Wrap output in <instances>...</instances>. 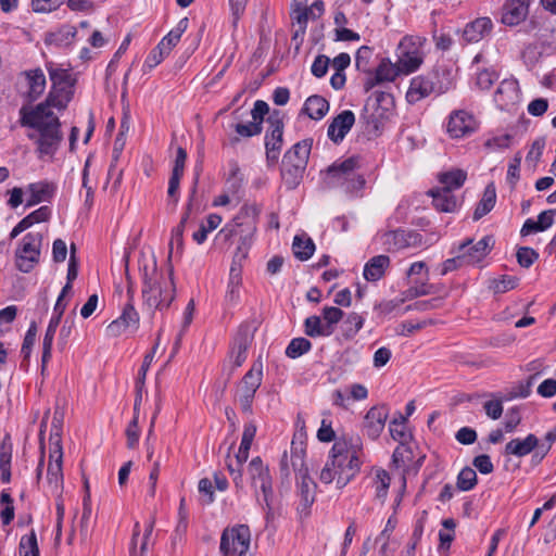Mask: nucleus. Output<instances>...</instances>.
Returning <instances> with one entry per match:
<instances>
[{"label":"nucleus","mask_w":556,"mask_h":556,"mask_svg":"<svg viewBox=\"0 0 556 556\" xmlns=\"http://www.w3.org/2000/svg\"><path fill=\"white\" fill-rule=\"evenodd\" d=\"M283 128L273 127L268 128L265 135V149L266 159L268 163H276L278 161L280 150L282 147Z\"/></svg>","instance_id":"cd10ccee"},{"label":"nucleus","mask_w":556,"mask_h":556,"mask_svg":"<svg viewBox=\"0 0 556 556\" xmlns=\"http://www.w3.org/2000/svg\"><path fill=\"white\" fill-rule=\"evenodd\" d=\"M539 446L536 435L530 433L525 439H513L505 446L506 455L523 457Z\"/></svg>","instance_id":"bb28decb"},{"label":"nucleus","mask_w":556,"mask_h":556,"mask_svg":"<svg viewBox=\"0 0 556 556\" xmlns=\"http://www.w3.org/2000/svg\"><path fill=\"white\" fill-rule=\"evenodd\" d=\"M20 556H39L37 536L34 530L20 542Z\"/></svg>","instance_id":"37998d69"},{"label":"nucleus","mask_w":556,"mask_h":556,"mask_svg":"<svg viewBox=\"0 0 556 556\" xmlns=\"http://www.w3.org/2000/svg\"><path fill=\"white\" fill-rule=\"evenodd\" d=\"M306 168L282 161L281 177L288 189H295L304 175Z\"/></svg>","instance_id":"2f4dec72"},{"label":"nucleus","mask_w":556,"mask_h":556,"mask_svg":"<svg viewBox=\"0 0 556 556\" xmlns=\"http://www.w3.org/2000/svg\"><path fill=\"white\" fill-rule=\"evenodd\" d=\"M248 475L251 485L254 488L255 492L257 493V489L261 490L263 502L268 508H270V500L273 497V480L268 467L263 463L260 456L252 458L249 463Z\"/></svg>","instance_id":"9d476101"},{"label":"nucleus","mask_w":556,"mask_h":556,"mask_svg":"<svg viewBox=\"0 0 556 556\" xmlns=\"http://www.w3.org/2000/svg\"><path fill=\"white\" fill-rule=\"evenodd\" d=\"M343 311L336 306H326L323 308L321 318L326 326H329L331 332H334L336 325L343 318Z\"/></svg>","instance_id":"de8ad7c7"},{"label":"nucleus","mask_w":556,"mask_h":556,"mask_svg":"<svg viewBox=\"0 0 556 556\" xmlns=\"http://www.w3.org/2000/svg\"><path fill=\"white\" fill-rule=\"evenodd\" d=\"M365 318L357 313H350L343 321L342 334L345 339H353L363 328Z\"/></svg>","instance_id":"e433bc0d"},{"label":"nucleus","mask_w":556,"mask_h":556,"mask_svg":"<svg viewBox=\"0 0 556 556\" xmlns=\"http://www.w3.org/2000/svg\"><path fill=\"white\" fill-rule=\"evenodd\" d=\"M173 268H169V277L159 279L147 286H142V300L143 305L152 311L167 309L176 296V288L173 279Z\"/></svg>","instance_id":"423d86ee"},{"label":"nucleus","mask_w":556,"mask_h":556,"mask_svg":"<svg viewBox=\"0 0 556 556\" xmlns=\"http://www.w3.org/2000/svg\"><path fill=\"white\" fill-rule=\"evenodd\" d=\"M138 418L139 417L137 415H134L132 420L126 429L127 446L129 448H134L139 441L140 431L138 427Z\"/></svg>","instance_id":"6e6d98bb"},{"label":"nucleus","mask_w":556,"mask_h":556,"mask_svg":"<svg viewBox=\"0 0 556 556\" xmlns=\"http://www.w3.org/2000/svg\"><path fill=\"white\" fill-rule=\"evenodd\" d=\"M466 179L467 173L464 169L452 168L438 174V181L441 185V187L438 188L453 192L454 190L462 188Z\"/></svg>","instance_id":"c85d7f7f"},{"label":"nucleus","mask_w":556,"mask_h":556,"mask_svg":"<svg viewBox=\"0 0 556 556\" xmlns=\"http://www.w3.org/2000/svg\"><path fill=\"white\" fill-rule=\"evenodd\" d=\"M428 194L432 198L433 206L438 211L445 212V213H453L457 210L458 200L453 194V192H451L448 190L433 188L428 191Z\"/></svg>","instance_id":"a878e982"},{"label":"nucleus","mask_w":556,"mask_h":556,"mask_svg":"<svg viewBox=\"0 0 556 556\" xmlns=\"http://www.w3.org/2000/svg\"><path fill=\"white\" fill-rule=\"evenodd\" d=\"M453 85L451 73L447 70L435 68L410 80L406 92V100L409 103H417L431 94L439 96L445 93Z\"/></svg>","instance_id":"20e7f679"},{"label":"nucleus","mask_w":556,"mask_h":556,"mask_svg":"<svg viewBox=\"0 0 556 556\" xmlns=\"http://www.w3.org/2000/svg\"><path fill=\"white\" fill-rule=\"evenodd\" d=\"M361 452L362 442L359 438H341L332 445L329 457L331 458V466L338 468L336 471L339 473L338 488L345 486L359 470Z\"/></svg>","instance_id":"7ed1b4c3"},{"label":"nucleus","mask_w":556,"mask_h":556,"mask_svg":"<svg viewBox=\"0 0 556 556\" xmlns=\"http://www.w3.org/2000/svg\"><path fill=\"white\" fill-rule=\"evenodd\" d=\"M476 128V122L468 112L459 110L450 115L447 123V132L453 138H462L471 134Z\"/></svg>","instance_id":"a211bd4d"},{"label":"nucleus","mask_w":556,"mask_h":556,"mask_svg":"<svg viewBox=\"0 0 556 556\" xmlns=\"http://www.w3.org/2000/svg\"><path fill=\"white\" fill-rule=\"evenodd\" d=\"M291 464L296 471L298 477L301 476L305 469H307L304 465V450L300 448L299 451L296 448L291 450Z\"/></svg>","instance_id":"0e129e2a"},{"label":"nucleus","mask_w":556,"mask_h":556,"mask_svg":"<svg viewBox=\"0 0 556 556\" xmlns=\"http://www.w3.org/2000/svg\"><path fill=\"white\" fill-rule=\"evenodd\" d=\"M263 130L260 122H250L248 124L238 123L235 125V131L240 137L250 138L260 135Z\"/></svg>","instance_id":"3c124183"},{"label":"nucleus","mask_w":556,"mask_h":556,"mask_svg":"<svg viewBox=\"0 0 556 556\" xmlns=\"http://www.w3.org/2000/svg\"><path fill=\"white\" fill-rule=\"evenodd\" d=\"M43 236L40 232H28L22 239L15 252L16 267L22 273H29L39 263Z\"/></svg>","instance_id":"1a4fd4ad"},{"label":"nucleus","mask_w":556,"mask_h":556,"mask_svg":"<svg viewBox=\"0 0 556 556\" xmlns=\"http://www.w3.org/2000/svg\"><path fill=\"white\" fill-rule=\"evenodd\" d=\"M397 76V68L390 62L382 61L376 71V80L378 83L392 81Z\"/></svg>","instance_id":"09e8293b"},{"label":"nucleus","mask_w":556,"mask_h":556,"mask_svg":"<svg viewBox=\"0 0 556 556\" xmlns=\"http://www.w3.org/2000/svg\"><path fill=\"white\" fill-rule=\"evenodd\" d=\"M389 409L384 405L371 407L364 417V432L372 440L377 439L384 429Z\"/></svg>","instance_id":"2eb2a0df"},{"label":"nucleus","mask_w":556,"mask_h":556,"mask_svg":"<svg viewBox=\"0 0 556 556\" xmlns=\"http://www.w3.org/2000/svg\"><path fill=\"white\" fill-rule=\"evenodd\" d=\"M292 251L298 260L307 261L314 254L315 243L306 235H298L293 239Z\"/></svg>","instance_id":"72a5a7b5"},{"label":"nucleus","mask_w":556,"mask_h":556,"mask_svg":"<svg viewBox=\"0 0 556 556\" xmlns=\"http://www.w3.org/2000/svg\"><path fill=\"white\" fill-rule=\"evenodd\" d=\"M455 439L464 445H469L476 442L477 440V432L472 428L469 427H463L460 428L456 434Z\"/></svg>","instance_id":"69168bd1"},{"label":"nucleus","mask_w":556,"mask_h":556,"mask_svg":"<svg viewBox=\"0 0 556 556\" xmlns=\"http://www.w3.org/2000/svg\"><path fill=\"white\" fill-rule=\"evenodd\" d=\"M516 256L518 264L525 268H529L539 258L538 252L528 247L519 248Z\"/></svg>","instance_id":"8fccbe9b"},{"label":"nucleus","mask_w":556,"mask_h":556,"mask_svg":"<svg viewBox=\"0 0 556 556\" xmlns=\"http://www.w3.org/2000/svg\"><path fill=\"white\" fill-rule=\"evenodd\" d=\"M47 71L52 83L47 99L34 108L23 105L20 109V123L30 129L27 137L36 144V152L40 159L53 157L63 141L61 122L52 109L66 108L73 87L68 70L50 62L47 64Z\"/></svg>","instance_id":"f257e3e1"},{"label":"nucleus","mask_w":556,"mask_h":556,"mask_svg":"<svg viewBox=\"0 0 556 556\" xmlns=\"http://www.w3.org/2000/svg\"><path fill=\"white\" fill-rule=\"evenodd\" d=\"M55 190V185L47 180L29 184L26 188V192L29 194L26 200V206L30 207L41 202H49L53 198Z\"/></svg>","instance_id":"6ab92c4d"},{"label":"nucleus","mask_w":556,"mask_h":556,"mask_svg":"<svg viewBox=\"0 0 556 556\" xmlns=\"http://www.w3.org/2000/svg\"><path fill=\"white\" fill-rule=\"evenodd\" d=\"M304 332L311 338L329 337L332 334L329 326H326L320 316H309L304 321Z\"/></svg>","instance_id":"c9c22d12"},{"label":"nucleus","mask_w":556,"mask_h":556,"mask_svg":"<svg viewBox=\"0 0 556 556\" xmlns=\"http://www.w3.org/2000/svg\"><path fill=\"white\" fill-rule=\"evenodd\" d=\"M77 30L72 25H63L58 30L47 35L46 42L58 47H66L72 45Z\"/></svg>","instance_id":"473e14b6"},{"label":"nucleus","mask_w":556,"mask_h":556,"mask_svg":"<svg viewBox=\"0 0 556 556\" xmlns=\"http://www.w3.org/2000/svg\"><path fill=\"white\" fill-rule=\"evenodd\" d=\"M391 356H392V352L389 348H386V346L379 348L374 353V358H372L374 367L381 368V367L386 366L389 363V361L391 359Z\"/></svg>","instance_id":"e2e57ef3"},{"label":"nucleus","mask_w":556,"mask_h":556,"mask_svg":"<svg viewBox=\"0 0 556 556\" xmlns=\"http://www.w3.org/2000/svg\"><path fill=\"white\" fill-rule=\"evenodd\" d=\"M442 526L445 530H441L439 532V548L443 551H448L455 538L454 530L456 527V522L453 518H446L442 521Z\"/></svg>","instance_id":"ea45409f"},{"label":"nucleus","mask_w":556,"mask_h":556,"mask_svg":"<svg viewBox=\"0 0 556 556\" xmlns=\"http://www.w3.org/2000/svg\"><path fill=\"white\" fill-rule=\"evenodd\" d=\"M126 278L128 303L124 306L118 318L113 320L106 328L109 336L119 337L126 332H136L139 328L140 316L134 306V282L128 274V257L126 258Z\"/></svg>","instance_id":"0eeeda50"},{"label":"nucleus","mask_w":556,"mask_h":556,"mask_svg":"<svg viewBox=\"0 0 556 556\" xmlns=\"http://www.w3.org/2000/svg\"><path fill=\"white\" fill-rule=\"evenodd\" d=\"M531 0H505L502 7L501 22L506 26H517L523 22L529 14Z\"/></svg>","instance_id":"4468645a"},{"label":"nucleus","mask_w":556,"mask_h":556,"mask_svg":"<svg viewBox=\"0 0 556 556\" xmlns=\"http://www.w3.org/2000/svg\"><path fill=\"white\" fill-rule=\"evenodd\" d=\"M299 496H300V504L298 506V511L301 515V517H307L309 515V508L315 502V494H316V483L314 480L308 476V470L305 469V471L299 476Z\"/></svg>","instance_id":"dca6fc26"},{"label":"nucleus","mask_w":556,"mask_h":556,"mask_svg":"<svg viewBox=\"0 0 556 556\" xmlns=\"http://www.w3.org/2000/svg\"><path fill=\"white\" fill-rule=\"evenodd\" d=\"M548 109V101L544 98L532 100L528 104V113L532 116H542Z\"/></svg>","instance_id":"338daca9"},{"label":"nucleus","mask_w":556,"mask_h":556,"mask_svg":"<svg viewBox=\"0 0 556 556\" xmlns=\"http://www.w3.org/2000/svg\"><path fill=\"white\" fill-rule=\"evenodd\" d=\"M312 349V343L309 340L299 337L294 338L290 341L286 349V355L289 358H298L303 354L307 353Z\"/></svg>","instance_id":"a19ab883"},{"label":"nucleus","mask_w":556,"mask_h":556,"mask_svg":"<svg viewBox=\"0 0 556 556\" xmlns=\"http://www.w3.org/2000/svg\"><path fill=\"white\" fill-rule=\"evenodd\" d=\"M472 465L481 472L482 475H489L493 472L494 466L491 462V458L486 454L478 455L473 458Z\"/></svg>","instance_id":"4d7b16f0"},{"label":"nucleus","mask_w":556,"mask_h":556,"mask_svg":"<svg viewBox=\"0 0 556 556\" xmlns=\"http://www.w3.org/2000/svg\"><path fill=\"white\" fill-rule=\"evenodd\" d=\"M496 202V192L493 184L486 186L482 199L477 204V207L473 212V219L479 220L484 215L490 213L494 207Z\"/></svg>","instance_id":"f704fd0d"},{"label":"nucleus","mask_w":556,"mask_h":556,"mask_svg":"<svg viewBox=\"0 0 556 556\" xmlns=\"http://www.w3.org/2000/svg\"><path fill=\"white\" fill-rule=\"evenodd\" d=\"M138 266L142 286H147L164 277V275L157 270L156 258L153 253L141 251L139 253Z\"/></svg>","instance_id":"aec40b11"},{"label":"nucleus","mask_w":556,"mask_h":556,"mask_svg":"<svg viewBox=\"0 0 556 556\" xmlns=\"http://www.w3.org/2000/svg\"><path fill=\"white\" fill-rule=\"evenodd\" d=\"M263 380L262 365H253L243 376L238 387V400L243 413L252 414V404L257 389Z\"/></svg>","instance_id":"9b49d317"},{"label":"nucleus","mask_w":556,"mask_h":556,"mask_svg":"<svg viewBox=\"0 0 556 556\" xmlns=\"http://www.w3.org/2000/svg\"><path fill=\"white\" fill-rule=\"evenodd\" d=\"M329 111V102L321 96L314 94L306 99L302 112L309 118L319 121Z\"/></svg>","instance_id":"c756f323"},{"label":"nucleus","mask_w":556,"mask_h":556,"mask_svg":"<svg viewBox=\"0 0 556 556\" xmlns=\"http://www.w3.org/2000/svg\"><path fill=\"white\" fill-rule=\"evenodd\" d=\"M252 336L248 328H240L235 337L233 345L230 352V359H232V370L239 368L247 359V351L251 344Z\"/></svg>","instance_id":"412c9836"},{"label":"nucleus","mask_w":556,"mask_h":556,"mask_svg":"<svg viewBox=\"0 0 556 556\" xmlns=\"http://www.w3.org/2000/svg\"><path fill=\"white\" fill-rule=\"evenodd\" d=\"M312 146L311 138L296 142L285 153L282 161L306 168Z\"/></svg>","instance_id":"4be33fe9"},{"label":"nucleus","mask_w":556,"mask_h":556,"mask_svg":"<svg viewBox=\"0 0 556 556\" xmlns=\"http://www.w3.org/2000/svg\"><path fill=\"white\" fill-rule=\"evenodd\" d=\"M497 79V75L489 70H483L477 75V85L482 90H488Z\"/></svg>","instance_id":"13d9d810"},{"label":"nucleus","mask_w":556,"mask_h":556,"mask_svg":"<svg viewBox=\"0 0 556 556\" xmlns=\"http://www.w3.org/2000/svg\"><path fill=\"white\" fill-rule=\"evenodd\" d=\"M181 177H182V174L172 172V175H170L169 181H168L167 194L173 200L175 205L178 203V200H179L178 191H179V185H180Z\"/></svg>","instance_id":"052dcab7"},{"label":"nucleus","mask_w":556,"mask_h":556,"mask_svg":"<svg viewBox=\"0 0 556 556\" xmlns=\"http://www.w3.org/2000/svg\"><path fill=\"white\" fill-rule=\"evenodd\" d=\"M484 412L488 417L497 420L503 414V404L501 400L486 401L483 404Z\"/></svg>","instance_id":"bf43d9fd"},{"label":"nucleus","mask_w":556,"mask_h":556,"mask_svg":"<svg viewBox=\"0 0 556 556\" xmlns=\"http://www.w3.org/2000/svg\"><path fill=\"white\" fill-rule=\"evenodd\" d=\"M27 83L25 97L28 102L36 101L46 89V76L40 68L30 70L24 73Z\"/></svg>","instance_id":"5701e85b"},{"label":"nucleus","mask_w":556,"mask_h":556,"mask_svg":"<svg viewBox=\"0 0 556 556\" xmlns=\"http://www.w3.org/2000/svg\"><path fill=\"white\" fill-rule=\"evenodd\" d=\"M53 442L54 448L50 453V460L47 468V480L52 492L60 493L63 486V469H62V446L60 444V435L51 434V441Z\"/></svg>","instance_id":"f8f14e48"},{"label":"nucleus","mask_w":556,"mask_h":556,"mask_svg":"<svg viewBox=\"0 0 556 556\" xmlns=\"http://www.w3.org/2000/svg\"><path fill=\"white\" fill-rule=\"evenodd\" d=\"M355 123V115L350 110H344L332 118L328 126L327 136L334 142L340 143Z\"/></svg>","instance_id":"f3484780"},{"label":"nucleus","mask_w":556,"mask_h":556,"mask_svg":"<svg viewBox=\"0 0 556 556\" xmlns=\"http://www.w3.org/2000/svg\"><path fill=\"white\" fill-rule=\"evenodd\" d=\"M250 542V528L247 525H237L223 531L219 549L224 556H245Z\"/></svg>","instance_id":"6e6552de"},{"label":"nucleus","mask_w":556,"mask_h":556,"mask_svg":"<svg viewBox=\"0 0 556 556\" xmlns=\"http://www.w3.org/2000/svg\"><path fill=\"white\" fill-rule=\"evenodd\" d=\"M36 332L37 327L36 324L33 323L24 337V341L21 349V353L24 356V358H28L30 356L31 348L36 342Z\"/></svg>","instance_id":"864d4df0"},{"label":"nucleus","mask_w":556,"mask_h":556,"mask_svg":"<svg viewBox=\"0 0 556 556\" xmlns=\"http://www.w3.org/2000/svg\"><path fill=\"white\" fill-rule=\"evenodd\" d=\"M56 329H58L56 327L48 325V328L46 330L45 338L42 341V356H41L42 371L46 369V366L51 358L52 343H53V338L56 332Z\"/></svg>","instance_id":"c03bdc74"},{"label":"nucleus","mask_w":556,"mask_h":556,"mask_svg":"<svg viewBox=\"0 0 556 556\" xmlns=\"http://www.w3.org/2000/svg\"><path fill=\"white\" fill-rule=\"evenodd\" d=\"M361 168V157L353 155L338 160L327 170V184L330 187L342 188L349 193L359 191L365 186V178L357 173Z\"/></svg>","instance_id":"39448f33"},{"label":"nucleus","mask_w":556,"mask_h":556,"mask_svg":"<svg viewBox=\"0 0 556 556\" xmlns=\"http://www.w3.org/2000/svg\"><path fill=\"white\" fill-rule=\"evenodd\" d=\"M169 53L164 52L162 48L156 46L147 56L144 61V66L152 70L155 66H157L163 61V59Z\"/></svg>","instance_id":"680f3d73"},{"label":"nucleus","mask_w":556,"mask_h":556,"mask_svg":"<svg viewBox=\"0 0 556 556\" xmlns=\"http://www.w3.org/2000/svg\"><path fill=\"white\" fill-rule=\"evenodd\" d=\"M389 266L390 257L388 255H376L365 264L363 276L367 281H378L384 276Z\"/></svg>","instance_id":"b1692460"},{"label":"nucleus","mask_w":556,"mask_h":556,"mask_svg":"<svg viewBox=\"0 0 556 556\" xmlns=\"http://www.w3.org/2000/svg\"><path fill=\"white\" fill-rule=\"evenodd\" d=\"M517 98V85L509 80L502 81L494 94V100L501 108L515 103Z\"/></svg>","instance_id":"7c9ffc66"},{"label":"nucleus","mask_w":556,"mask_h":556,"mask_svg":"<svg viewBox=\"0 0 556 556\" xmlns=\"http://www.w3.org/2000/svg\"><path fill=\"white\" fill-rule=\"evenodd\" d=\"M390 434L393 440L405 443L409 439L406 432V417L399 413V417L394 418L389 425Z\"/></svg>","instance_id":"58836bf2"},{"label":"nucleus","mask_w":556,"mask_h":556,"mask_svg":"<svg viewBox=\"0 0 556 556\" xmlns=\"http://www.w3.org/2000/svg\"><path fill=\"white\" fill-rule=\"evenodd\" d=\"M519 283V278L516 276L503 275L500 278H494L490 281V289L494 293H505L515 289Z\"/></svg>","instance_id":"79ce46f5"},{"label":"nucleus","mask_w":556,"mask_h":556,"mask_svg":"<svg viewBox=\"0 0 556 556\" xmlns=\"http://www.w3.org/2000/svg\"><path fill=\"white\" fill-rule=\"evenodd\" d=\"M457 488L462 491H469L477 484V473L470 467H465L457 476Z\"/></svg>","instance_id":"a18cd8bd"},{"label":"nucleus","mask_w":556,"mask_h":556,"mask_svg":"<svg viewBox=\"0 0 556 556\" xmlns=\"http://www.w3.org/2000/svg\"><path fill=\"white\" fill-rule=\"evenodd\" d=\"M494 240L492 237L486 236L472 244V240L468 239L460 243L458 252L465 258L467 265H476L480 263L491 251Z\"/></svg>","instance_id":"ddd939ff"},{"label":"nucleus","mask_w":556,"mask_h":556,"mask_svg":"<svg viewBox=\"0 0 556 556\" xmlns=\"http://www.w3.org/2000/svg\"><path fill=\"white\" fill-rule=\"evenodd\" d=\"M374 486L376 490V497L379 500H384L390 486V476L386 470H377L374 480Z\"/></svg>","instance_id":"49530a36"},{"label":"nucleus","mask_w":556,"mask_h":556,"mask_svg":"<svg viewBox=\"0 0 556 556\" xmlns=\"http://www.w3.org/2000/svg\"><path fill=\"white\" fill-rule=\"evenodd\" d=\"M258 214L260 210L255 205H244L232 222L225 225L217 235V238L224 242H229L233 237H239L240 240L233 254L226 292V300L230 303H236L239 300L241 264L248 256L249 248L256 231Z\"/></svg>","instance_id":"f03ea898"},{"label":"nucleus","mask_w":556,"mask_h":556,"mask_svg":"<svg viewBox=\"0 0 556 556\" xmlns=\"http://www.w3.org/2000/svg\"><path fill=\"white\" fill-rule=\"evenodd\" d=\"M329 63L330 59L328 56L317 55L312 64V74L317 78L324 77L327 74Z\"/></svg>","instance_id":"5fc2aeb1"},{"label":"nucleus","mask_w":556,"mask_h":556,"mask_svg":"<svg viewBox=\"0 0 556 556\" xmlns=\"http://www.w3.org/2000/svg\"><path fill=\"white\" fill-rule=\"evenodd\" d=\"M493 23L490 17H479L467 24L464 29V38L468 42H478L492 30Z\"/></svg>","instance_id":"393cba45"},{"label":"nucleus","mask_w":556,"mask_h":556,"mask_svg":"<svg viewBox=\"0 0 556 556\" xmlns=\"http://www.w3.org/2000/svg\"><path fill=\"white\" fill-rule=\"evenodd\" d=\"M157 346H159V342H156L155 345L153 346L152 351L144 356L142 365L138 372L137 380H136L137 387L144 388L147 372H148L149 367L154 358V354L156 352Z\"/></svg>","instance_id":"603ef678"},{"label":"nucleus","mask_w":556,"mask_h":556,"mask_svg":"<svg viewBox=\"0 0 556 556\" xmlns=\"http://www.w3.org/2000/svg\"><path fill=\"white\" fill-rule=\"evenodd\" d=\"M222 223V217L217 214H210L206 218L205 223H202L200 225V228L193 232L192 238L198 244H202L206 238L207 235L215 230Z\"/></svg>","instance_id":"4c0bfd02"},{"label":"nucleus","mask_w":556,"mask_h":556,"mask_svg":"<svg viewBox=\"0 0 556 556\" xmlns=\"http://www.w3.org/2000/svg\"><path fill=\"white\" fill-rule=\"evenodd\" d=\"M67 255V247L64 240L55 239L52 244V257L55 263H62Z\"/></svg>","instance_id":"774afa93"}]
</instances>
